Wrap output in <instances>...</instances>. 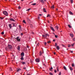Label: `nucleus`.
I'll use <instances>...</instances> for the list:
<instances>
[{
    "mask_svg": "<svg viewBox=\"0 0 75 75\" xmlns=\"http://www.w3.org/2000/svg\"><path fill=\"white\" fill-rule=\"evenodd\" d=\"M55 46H57V43H55Z\"/></svg>",
    "mask_w": 75,
    "mask_h": 75,
    "instance_id": "de8ad7c7",
    "label": "nucleus"
},
{
    "mask_svg": "<svg viewBox=\"0 0 75 75\" xmlns=\"http://www.w3.org/2000/svg\"><path fill=\"white\" fill-rule=\"evenodd\" d=\"M1 34H2V35H4V32H2Z\"/></svg>",
    "mask_w": 75,
    "mask_h": 75,
    "instance_id": "79ce46f5",
    "label": "nucleus"
},
{
    "mask_svg": "<svg viewBox=\"0 0 75 75\" xmlns=\"http://www.w3.org/2000/svg\"><path fill=\"white\" fill-rule=\"evenodd\" d=\"M43 11H44V12H47V11H46V10H45V8H44L43 9Z\"/></svg>",
    "mask_w": 75,
    "mask_h": 75,
    "instance_id": "dca6fc26",
    "label": "nucleus"
},
{
    "mask_svg": "<svg viewBox=\"0 0 75 75\" xmlns=\"http://www.w3.org/2000/svg\"><path fill=\"white\" fill-rule=\"evenodd\" d=\"M27 47L28 48H29V46H27Z\"/></svg>",
    "mask_w": 75,
    "mask_h": 75,
    "instance_id": "052dcab7",
    "label": "nucleus"
},
{
    "mask_svg": "<svg viewBox=\"0 0 75 75\" xmlns=\"http://www.w3.org/2000/svg\"><path fill=\"white\" fill-rule=\"evenodd\" d=\"M62 47H65L64 45H62Z\"/></svg>",
    "mask_w": 75,
    "mask_h": 75,
    "instance_id": "864d4df0",
    "label": "nucleus"
},
{
    "mask_svg": "<svg viewBox=\"0 0 75 75\" xmlns=\"http://www.w3.org/2000/svg\"><path fill=\"white\" fill-rule=\"evenodd\" d=\"M18 8H19V9H20L21 8L20 6H19V7H18Z\"/></svg>",
    "mask_w": 75,
    "mask_h": 75,
    "instance_id": "5fc2aeb1",
    "label": "nucleus"
},
{
    "mask_svg": "<svg viewBox=\"0 0 75 75\" xmlns=\"http://www.w3.org/2000/svg\"><path fill=\"white\" fill-rule=\"evenodd\" d=\"M19 26L20 28H21V27H20V25H19Z\"/></svg>",
    "mask_w": 75,
    "mask_h": 75,
    "instance_id": "338daca9",
    "label": "nucleus"
},
{
    "mask_svg": "<svg viewBox=\"0 0 75 75\" xmlns=\"http://www.w3.org/2000/svg\"><path fill=\"white\" fill-rule=\"evenodd\" d=\"M35 43L36 44H37V42H35Z\"/></svg>",
    "mask_w": 75,
    "mask_h": 75,
    "instance_id": "774afa93",
    "label": "nucleus"
},
{
    "mask_svg": "<svg viewBox=\"0 0 75 75\" xmlns=\"http://www.w3.org/2000/svg\"><path fill=\"white\" fill-rule=\"evenodd\" d=\"M70 52H71V53H73V51H70Z\"/></svg>",
    "mask_w": 75,
    "mask_h": 75,
    "instance_id": "603ef678",
    "label": "nucleus"
},
{
    "mask_svg": "<svg viewBox=\"0 0 75 75\" xmlns=\"http://www.w3.org/2000/svg\"><path fill=\"white\" fill-rule=\"evenodd\" d=\"M27 75H30V74H28Z\"/></svg>",
    "mask_w": 75,
    "mask_h": 75,
    "instance_id": "0e129e2a",
    "label": "nucleus"
},
{
    "mask_svg": "<svg viewBox=\"0 0 75 75\" xmlns=\"http://www.w3.org/2000/svg\"><path fill=\"white\" fill-rule=\"evenodd\" d=\"M21 60H24V57H23V56H21Z\"/></svg>",
    "mask_w": 75,
    "mask_h": 75,
    "instance_id": "a211bd4d",
    "label": "nucleus"
},
{
    "mask_svg": "<svg viewBox=\"0 0 75 75\" xmlns=\"http://www.w3.org/2000/svg\"><path fill=\"white\" fill-rule=\"evenodd\" d=\"M12 24L13 25V27H16V26H15V24L14 23H12Z\"/></svg>",
    "mask_w": 75,
    "mask_h": 75,
    "instance_id": "c85d7f7f",
    "label": "nucleus"
},
{
    "mask_svg": "<svg viewBox=\"0 0 75 75\" xmlns=\"http://www.w3.org/2000/svg\"><path fill=\"white\" fill-rule=\"evenodd\" d=\"M18 41L20 42V39H19V37H17L16 38Z\"/></svg>",
    "mask_w": 75,
    "mask_h": 75,
    "instance_id": "39448f33",
    "label": "nucleus"
},
{
    "mask_svg": "<svg viewBox=\"0 0 75 75\" xmlns=\"http://www.w3.org/2000/svg\"><path fill=\"white\" fill-rule=\"evenodd\" d=\"M74 44H75V43H74L73 44H71V45L72 47H74Z\"/></svg>",
    "mask_w": 75,
    "mask_h": 75,
    "instance_id": "b1692460",
    "label": "nucleus"
},
{
    "mask_svg": "<svg viewBox=\"0 0 75 75\" xmlns=\"http://www.w3.org/2000/svg\"><path fill=\"white\" fill-rule=\"evenodd\" d=\"M52 8H54V5H53L52 6Z\"/></svg>",
    "mask_w": 75,
    "mask_h": 75,
    "instance_id": "7c9ffc66",
    "label": "nucleus"
},
{
    "mask_svg": "<svg viewBox=\"0 0 75 75\" xmlns=\"http://www.w3.org/2000/svg\"><path fill=\"white\" fill-rule=\"evenodd\" d=\"M21 35H22V36L23 35V33H21Z\"/></svg>",
    "mask_w": 75,
    "mask_h": 75,
    "instance_id": "a18cd8bd",
    "label": "nucleus"
},
{
    "mask_svg": "<svg viewBox=\"0 0 75 75\" xmlns=\"http://www.w3.org/2000/svg\"><path fill=\"white\" fill-rule=\"evenodd\" d=\"M40 1L42 3H44V1H43V0H40Z\"/></svg>",
    "mask_w": 75,
    "mask_h": 75,
    "instance_id": "412c9836",
    "label": "nucleus"
},
{
    "mask_svg": "<svg viewBox=\"0 0 75 75\" xmlns=\"http://www.w3.org/2000/svg\"><path fill=\"white\" fill-rule=\"evenodd\" d=\"M32 34H34V32H32Z\"/></svg>",
    "mask_w": 75,
    "mask_h": 75,
    "instance_id": "13d9d810",
    "label": "nucleus"
},
{
    "mask_svg": "<svg viewBox=\"0 0 75 75\" xmlns=\"http://www.w3.org/2000/svg\"><path fill=\"white\" fill-rule=\"evenodd\" d=\"M27 21H28V23H30V22H31V20H30V19H29V18H27Z\"/></svg>",
    "mask_w": 75,
    "mask_h": 75,
    "instance_id": "20e7f679",
    "label": "nucleus"
},
{
    "mask_svg": "<svg viewBox=\"0 0 75 75\" xmlns=\"http://www.w3.org/2000/svg\"><path fill=\"white\" fill-rule=\"evenodd\" d=\"M55 28L57 30H58V28H59V27H58V26H55Z\"/></svg>",
    "mask_w": 75,
    "mask_h": 75,
    "instance_id": "5701e85b",
    "label": "nucleus"
},
{
    "mask_svg": "<svg viewBox=\"0 0 75 75\" xmlns=\"http://www.w3.org/2000/svg\"><path fill=\"white\" fill-rule=\"evenodd\" d=\"M30 10H31V8H29V9L26 10V11H30Z\"/></svg>",
    "mask_w": 75,
    "mask_h": 75,
    "instance_id": "393cba45",
    "label": "nucleus"
},
{
    "mask_svg": "<svg viewBox=\"0 0 75 75\" xmlns=\"http://www.w3.org/2000/svg\"><path fill=\"white\" fill-rule=\"evenodd\" d=\"M0 18L1 19V20H3V18H4L1 17H0Z\"/></svg>",
    "mask_w": 75,
    "mask_h": 75,
    "instance_id": "58836bf2",
    "label": "nucleus"
},
{
    "mask_svg": "<svg viewBox=\"0 0 75 75\" xmlns=\"http://www.w3.org/2000/svg\"><path fill=\"white\" fill-rule=\"evenodd\" d=\"M21 1H24V0H21Z\"/></svg>",
    "mask_w": 75,
    "mask_h": 75,
    "instance_id": "69168bd1",
    "label": "nucleus"
},
{
    "mask_svg": "<svg viewBox=\"0 0 75 75\" xmlns=\"http://www.w3.org/2000/svg\"><path fill=\"white\" fill-rule=\"evenodd\" d=\"M23 22L25 23V24H26V22H25V20H23Z\"/></svg>",
    "mask_w": 75,
    "mask_h": 75,
    "instance_id": "2f4dec72",
    "label": "nucleus"
},
{
    "mask_svg": "<svg viewBox=\"0 0 75 75\" xmlns=\"http://www.w3.org/2000/svg\"><path fill=\"white\" fill-rule=\"evenodd\" d=\"M69 13L70 15H73V13H72V12L71 11L69 12Z\"/></svg>",
    "mask_w": 75,
    "mask_h": 75,
    "instance_id": "4468645a",
    "label": "nucleus"
},
{
    "mask_svg": "<svg viewBox=\"0 0 75 75\" xmlns=\"http://www.w3.org/2000/svg\"><path fill=\"white\" fill-rule=\"evenodd\" d=\"M38 18L39 19H40V16H38Z\"/></svg>",
    "mask_w": 75,
    "mask_h": 75,
    "instance_id": "680f3d73",
    "label": "nucleus"
},
{
    "mask_svg": "<svg viewBox=\"0 0 75 75\" xmlns=\"http://www.w3.org/2000/svg\"><path fill=\"white\" fill-rule=\"evenodd\" d=\"M70 1H71V3H73V0H71Z\"/></svg>",
    "mask_w": 75,
    "mask_h": 75,
    "instance_id": "f704fd0d",
    "label": "nucleus"
},
{
    "mask_svg": "<svg viewBox=\"0 0 75 75\" xmlns=\"http://www.w3.org/2000/svg\"><path fill=\"white\" fill-rule=\"evenodd\" d=\"M44 44L45 45H47V42H45Z\"/></svg>",
    "mask_w": 75,
    "mask_h": 75,
    "instance_id": "37998d69",
    "label": "nucleus"
},
{
    "mask_svg": "<svg viewBox=\"0 0 75 75\" xmlns=\"http://www.w3.org/2000/svg\"><path fill=\"white\" fill-rule=\"evenodd\" d=\"M42 36L43 37H44V38H47V37H49L50 35H49V34H48V33H46L45 35H42Z\"/></svg>",
    "mask_w": 75,
    "mask_h": 75,
    "instance_id": "f257e3e1",
    "label": "nucleus"
},
{
    "mask_svg": "<svg viewBox=\"0 0 75 75\" xmlns=\"http://www.w3.org/2000/svg\"><path fill=\"white\" fill-rule=\"evenodd\" d=\"M9 28H11V27H11V24H9Z\"/></svg>",
    "mask_w": 75,
    "mask_h": 75,
    "instance_id": "f3484780",
    "label": "nucleus"
},
{
    "mask_svg": "<svg viewBox=\"0 0 75 75\" xmlns=\"http://www.w3.org/2000/svg\"><path fill=\"white\" fill-rule=\"evenodd\" d=\"M68 26L69 27V28H71V25H68Z\"/></svg>",
    "mask_w": 75,
    "mask_h": 75,
    "instance_id": "bb28decb",
    "label": "nucleus"
},
{
    "mask_svg": "<svg viewBox=\"0 0 75 75\" xmlns=\"http://www.w3.org/2000/svg\"><path fill=\"white\" fill-rule=\"evenodd\" d=\"M57 72H58L59 71V70L58 69H57Z\"/></svg>",
    "mask_w": 75,
    "mask_h": 75,
    "instance_id": "6e6d98bb",
    "label": "nucleus"
},
{
    "mask_svg": "<svg viewBox=\"0 0 75 75\" xmlns=\"http://www.w3.org/2000/svg\"><path fill=\"white\" fill-rule=\"evenodd\" d=\"M55 38H57L58 37L57 36V35H55Z\"/></svg>",
    "mask_w": 75,
    "mask_h": 75,
    "instance_id": "49530a36",
    "label": "nucleus"
},
{
    "mask_svg": "<svg viewBox=\"0 0 75 75\" xmlns=\"http://www.w3.org/2000/svg\"><path fill=\"white\" fill-rule=\"evenodd\" d=\"M42 54V53L41 52V51H40V54H39L40 56H41Z\"/></svg>",
    "mask_w": 75,
    "mask_h": 75,
    "instance_id": "aec40b11",
    "label": "nucleus"
},
{
    "mask_svg": "<svg viewBox=\"0 0 75 75\" xmlns=\"http://www.w3.org/2000/svg\"><path fill=\"white\" fill-rule=\"evenodd\" d=\"M54 72H55V73H57V71H56V70H55L54 71Z\"/></svg>",
    "mask_w": 75,
    "mask_h": 75,
    "instance_id": "09e8293b",
    "label": "nucleus"
},
{
    "mask_svg": "<svg viewBox=\"0 0 75 75\" xmlns=\"http://www.w3.org/2000/svg\"><path fill=\"white\" fill-rule=\"evenodd\" d=\"M69 35H70V37H71L72 38H73V37H74V35L73 34L70 33L69 34Z\"/></svg>",
    "mask_w": 75,
    "mask_h": 75,
    "instance_id": "6e6552de",
    "label": "nucleus"
},
{
    "mask_svg": "<svg viewBox=\"0 0 75 75\" xmlns=\"http://www.w3.org/2000/svg\"><path fill=\"white\" fill-rule=\"evenodd\" d=\"M51 30H52V31H54V28H53V27H52L51 26H50V27Z\"/></svg>",
    "mask_w": 75,
    "mask_h": 75,
    "instance_id": "9d476101",
    "label": "nucleus"
},
{
    "mask_svg": "<svg viewBox=\"0 0 75 75\" xmlns=\"http://www.w3.org/2000/svg\"><path fill=\"white\" fill-rule=\"evenodd\" d=\"M17 49L18 50V51H20V46H18Z\"/></svg>",
    "mask_w": 75,
    "mask_h": 75,
    "instance_id": "ddd939ff",
    "label": "nucleus"
},
{
    "mask_svg": "<svg viewBox=\"0 0 75 75\" xmlns=\"http://www.w3.org/2000/svg\"><path fill=\"white\" fill-rule=\"evenodd\" d=\"M23 69H26V67H24L23 68Z\"/></svg>",
    "mask_w": 75,
    "mask_h": 75,
    "instance_id": "3c124183",
    "label": "nucleus"
},
{
    "mask_svg": "<svg viewBox=\"0 0 75 75\" xmlns=\"http://www.w3.org/2000/svg\"><path fill=\"white\" fill-rule=\"evenodd\" d=\"M50 17V14H48V15L47 16V17Z\"/></svg>",
    "mask_w": 75,
    "mask_h": 75,
    "instance_id": "c9c22d12",
    "label": "nucleus"
},
{
    "mask_svg": "<svg viewBox=\"0 0 75 75\" xmlns=\"http://www.w3.org/2000/svg\"><path fill=\"white\" fill-rule=\"evenodd\" d=\"M53 68L52 67H51V68H50V71H51V70H52V69Z\"/></svg>",
    "mask_w": 75,
    "mask_h": 75,
    "instance_id": "473e14b6",
    "label": "nucleus"
},
{
    "mask_svg": "<svg viewBox=\"0 0 75 75\" xmlns=\"http://www.w3.org/2000/svg\"><path fill=\"white\" fill-rule=\"evenodd\" d=\"M39 16H42V15H41V14H39Z\"/></svg>",
    "mask_w": 75,
    "mask_h": 75,
    "instance_id": "bf43d9fd",
    "label": "nucleus"
},
{
    "mask_svg": "<svg viewBox=\"0 0 75 75\" xmlns=\"http://www.w3.org/2000/svg\"><path fill=\"white\" fill-rule=\"evenodd\" d=\"M63 68L64 69H65V70L66 71H67V68H66V67H65V66H64Z\"/></svg>",
    "mask_w": 75,
    "mask_h": 75,
    "instance_id": "6ab92c4d",
    "label": "nucleus"
},
{
    "mask_svg": "<svg viewBox=\"0 0 75 75\" xmlns=\"http://www.w3.org/2000/svg\"><path fill=\"white\" fill-rule=\"evenodd\" d=\"M50 42H51V41H48L47 42V43H50Z\"/></svg>",
    "mask_w": 75,
    "mask_h": 75,
    "instance_id": "c03bdc74",
    "label": "nucleus"
},
{
    "mask_svg": "<svg viewBox=\"0 0 75 75\" xmlns=\"http://www.w3.org/2000/svg\"><path fill=\"white\" fill-rule=\"evenodd\" d=\"M31 5H32L33 6H35V5H36V3H35L34 4H31Z\"/></svg>",
    "mask_w": 75,
    "mask_h": 75,
    "instance_id": "a878e982",
    "label": "nucleus"
},
{
    "mask_svg": "<svg viewBox=\"0 0 75 75\" xmlns=\"http://www.w3.org/2000/svg\"><path fill=\"white\" fill-rule=\"evenodd\" d=\"M21 69L20 68H18L17 69V71H16L17 72H18V71H21Z\"/></svg>",
    "mask_w": 75,
    "mask_h": 75,
    "instance_id": "1a4fd4ad",
    "label": "nucleus"
},
{
    "mask_svg": "<svg viewBox=\"0 0 75 75\" xmlns=\"http://www.w3.org/2000/svg\"><path fill=\"white\" fill-rule=\"evenodd\" d=\"M43 65H45V67H47V66H46V65H45V64L44 63V64H43Z\"/></svg>",
    "mask_w": 75,
    "mask_h": 75,
    "instance_id": "8fccbe9b",
    "label": "nucleus"
},
{
    "mask_svg": "<svg viewBox=\"0 0 75 75\" xmlns=\"http://www.w3.org/2000/svg\"><path fill=\"white\" fill-rule=\"evenodd\" d=\"M8 48H9V50H12L13 48L12 47V46H11V45H8Z\"/></svg>",
    "mask_w": 75,
    "mask_h": 75,
    "instance_id": "f03ea898",
    "label": "nucleus"
},
{
    "mask_svg": "<svg viewBox=\"0 0 75 75\" xmlns=\"http://www.w3.org/2000/svg\"><path fill=\"white\" fill-rule=\"evenodd\" d=\"M3 13L5 16H8V13H7V11H3Z\"/></svg>",
    "mask_w": 75,
    "mask_h": 75,
    "instance_id": "7ed1b4c3",
    "label": "nucleus"
},
{
    "mask_svg": "<svg viewBox=\"0 0 75 75\" xmlns=\"http://www.w3.org/2000/svg\"><path fill=\"white\" fill-rule=\"evenodd\" d=\"M59 75H61V72H60L59 74Z\"/></svg>",
    "mask_w": 75,
    "mask_h": 75,
    "instance_id": "a19ab883",
    "label": "nucleus"
},
{
    "mask_svg": "<svg viewBox=\"0 0 75 75\" xmlns=\"http://www.w3.org/2000/svg\"><path fill=\"white\" fill-rule=\"evenodd\" d=\"M25 62H22V64L23 65H24V64H25Z\"/></svg>",
    "mask_w": 75,
    "mask_h": 75,
    "instance_id": "ea45409f",
    "label": "nucleus"
},
{
    "mask_svg": "<svg viewBox=\"0 0 75 75\" xmlns=\"http://www.w3.org/2000/svg\"><path fill=\"white\" fill-rule=\"evenodd\" d=\"M54 55H55V54H56V53H55V52H54Z\"/></svg>",
    "mask_w": 75,
    "mask_h": 75,
    "instance_id": "4d7b16f0",
    "label": "nucleus"
},
{
    "mask_svg": "<svg viewBox=\"0 0 75 75\" xmlns=\"http://www.w3.org/2000/svg\"><path fill=\"white\" fill-rule=\"evenodd\" d=\"M9 20L10 21H15V20H14V19H13V18H12L10 19Z\"/></svg>",
    "mask_w": 75,
    "mask_h": 75,
    "instance_id": "9b49d317",
    "label": "nucleus"
},
{
    "mask_svg": "<svg viewBox=\"0 0 75 75\" xmlns=\"http://www.w3.org/2000/svg\"><path fill=\"white\" fill-rule=\"evenodd\" d=\"M55 41V39L53 40V41Z\"/></svg>",
    "mask_w": 75,
    "mask_h": 75,
    "instance_id": "e2e57ef3",
    "label": "nucleus"
},
{
    "mask_svg": "<svg viewBox=\"0 0 75 75\" xmlns=\"http://www.w3.org/2000/svg\"><path fill=\"white\" fill-rule=\"evenodd\" d=\"M71 47V45L70 44H69L68 45V47Z\"/></svg>",
    "mask_w": 75,
    "mask_h": 75,
    "instance_id": "4c0bfd02",
    "label": "nucleus"
},
{
    "mask_svg": "<svg viewBox=\"0 0 75 75\" xmlns=\"http://www.w3.org/2000/svg\"><path fill=\"white\" fill-rule=\"evenodd\" d=\"M71 65H72V66L73 67H74V64H71Z\"/></svg>",
    "mask_w": 75,
    "mask_h": 75,
    "instance_id": "c756f323",
    "label": "nucleus"
},
{
    "mask_svg": "<svg viewBox=\"0 0 75 75\" xmlns=\"http://www.w3.org/2000/svg\"><path fill=\"white\" fill-rule=\"evenodd\" d=\"M21 57H23L24 56V53H23V52H22L21 53Z\"/></svg>",
    "mask_w": 75,
    "mask_h": 75,
    "instance_id": "0eeeda50",
    "label": "nucleus"
},
{
    "mask_svg": "<svg viewBox=\"0 0 75 75\" xmlns=\"http://www.w3.org/2000/svg\"><path fill=\"white\" fill-rule=\"evenodd\" d=\"M56 48L57 50H59V47L58 46L57 47H56Z\"/></svg>",
    "mask_w": 75,
    "mask_h": 75,
    "instance_id": "2eb2a0df",
    "label": "nucleus"
},
{
    "mask_svg": "<svg viewBox=\"0 0 75 75\" xmlns=\"http://www.w3.org/2000/svg\"><path fill=\"white\" fill-rule=\"evenodd\" d=\"M35 61L36 62H40V60L38 59H35Z\"/></svg>",
    "mask_w": 75,
    "mask_h": 75,
    "instance_id": "423d86ee",
    "label": "nucleus"
},
{
    "mask_svg": "<svg viewBox=\"0 0 75 75\" xmlns=\"http://www.w3.org/2000/svg\"><path fill=\"white\" fill-rule=\"evenodd\" d=\"M5 49L7 51V50H9V49L8 48V47H6L5 48Z\"/></svg>",
    "mask_w": 75,
    "mask_h": 75,
    "instance_id": "f8f14e48",
    "label": "nucleus"
},
{
    "mask_svg": "<svg viewBox=\"0 0 75 75\" xmlns=\"http://www.w3.org/2000/svg\"><path fill=\"white\" fill-rule=\"evenodd\" d=\"M49 74L50 75H53V74H52V73H49Z\"/></svg>",
    "mask_w": 75,
    "mask_h": 75,
    "instance_id": "72a5a7b5",
    "label": "nucleus"
},
{
    "mask_svg": "<svg viewBox=\"0 0 75 75\" xmlns=\"http://www.w3.org/2000/svg\"><path fill=\"white\" fill-rule=\"evenodd\" d=\"M39 42L38 43L37 45V47H39Z\"/></svg>",
    "mask_w": 75,
    "mask_h": 75,
    "instance_id": "cd10ccee",
    "label": "nucleus"
},
{
    "mask_svg": "<svg viewBox=\"0 0 75 75\" xmlns=\"http://www.w3.org/2000/svg\"><path fill=\"white\" fill-rule=\"evenodd\" d=\"M73 41H75V38H74L73 39Z\"/></svg>",
    "mask_w": 75,
    "mask_h": 75,
    "instance_id": "e433bc0d",
    "label": "nucleus"
},
{
    "mask_svg": "<svg viewBox=\"0 0 75 75\" xmlns=\"http://www.w3.org/2000/svg\"><path fill=\"white\" fill-rule=\"evenodd\" d=\"M69 69L71 71H72V70H73V69H72L71 67H70Z\"/></svg>",
    "mask_w": 75,
    "mask_h": 75,
    "instance_id": "4be33fe9",
    "label": "nucleus"
}]
</instances>
